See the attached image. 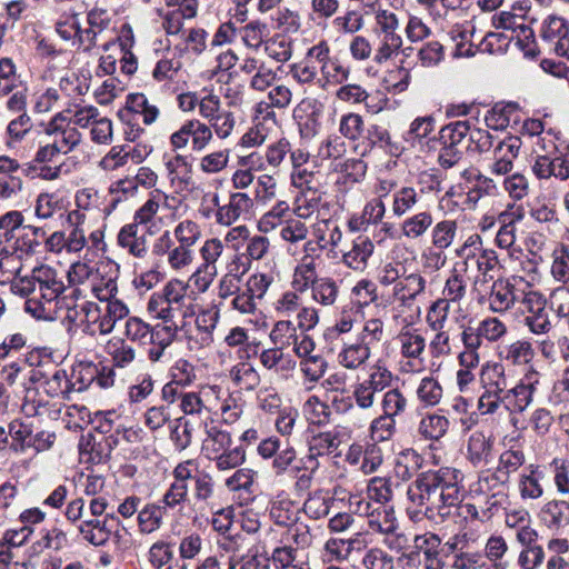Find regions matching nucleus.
Here are the masks:
<instances>
[{
	"label": "nucleus",
	"instance_id": "nucleus-50",
	"mask_svg": "<svg viewBox=\"0 0 569 569\" xmlns=\"http://www.w3.org/2000/svg\"><path fill=\"white\" fill-rule=\"evenodd\" d=\"M173 236L178 244L193 249L201 238V230L194 221L183 220L176 226Z\"/></svg>",
	"mask_w": 569,
	"mask_h": 569
},
{
	"label": "nucleus",
	"instance_id": "nucleus-48",
	"mask_svg": "<svg viewBox=\"0 0 569 569\" xmlns=\"http://www.w3.org/2000/svg\"><path fill=\"white\" fill-rule=\"evenodd\" d=\"M340 445V440L336 432H320L309 441L310 457L323 456L335 451Z\"/></svg>",
	"mask_w": 569,
	"mask_h": 569
},
{
	"label": "nucleus",
	"instance_id": "nucleus-27",
	"mask_svg": "<svg viewBox=\"0 0 569 569\" xmlns=\"http://www.w3.org/2000/svg\"><path fill=\"white\" fill-rule=\"evenodd\" d=\"M292 119L302 139H310L316 134L318 122L310 102L299 103L292 112Z\"/></svg>",
	"mask_w": 569,
	"mask_h": 569
},
{
	"label": "nucleus",
	"instance_id": "nucleus-44",
	"mask_svg": "<svg viewBox=\"0 0 569 569\" xmlns=\"http://www.w3.org/2000/svg\"><path fill=\"white\" fill-rule=\"evenodd\" d=\"M56 31L62 40L72 41V46L79 51L81 23L77 13L60 18L56 23Z\"/></svg>",
	"mask_w": 569,
	"mask_h": 569
},
{
	"label": "nucleus",
	"instance_id": "nucleus-1",
	"mask_svg": "<svg viewBox=\"0 0 569 569\" xmlns=\"http://www.w3.org/2000/svg\"><path fill=\"white\" fill-rule=\"evenodd\" d=\"M461 473L455 468H440L422 472L408 489V498L417 508L411 518L430 520L449 516L451 507L460 503Z\"/></svg>",
	"mask_w": 569,
	"mask_h": 569
},
{
	"label": "nucleus",
	"instance_id": "nucleus-49",
	"mask_svg": "<svg viewBox=\"0 0 569 569\" xmlns=\"http://www.w3.org/2000/svg\"><path fill=\"white\" fill-rule=\"evenodd\" d=\"M467 292V284L458 269H455L452 274L447 279L442 289L441 300H447L448 306L450 303L460 302Z\"/></svg>",
	"mask_w": 569,
	"mask_h": 569
},
{
	"label": "nucleus",
	"instance_id": "nucleus-11",
	"mask_svg": "<svg viewBox=\"0 0 569 569\" xmlns=\"http://www.w3.org/2000/svg\"><path fill=\"white\" fill-rule=\"evenodd\" d=\"M44 132L52 138L51 142L59 148L61 154H68L81 142V133L68 121L64 112L57 113L48 122Z\"/></svg>",
	"mask_w": 569,
	"mask_h": 569
},
{
	"label": "nucleus",
	"instance_id": "nucleus-54",
	"mask_svg": "<svg viewBox=\"0 0 569 569\" xmlns=\"http://www.w3.org/2000/svg\"><path fill=\"white\" fill-rule=\"evenodd\" d=\"M368 498L377 506L386 505L392 498L391 481L386 477H373L367 486Z\"/></svg>",
	"mask_w": 569,
	"mask_h": 569
},
{
	"label": "nucleus",
	"instance_id": "nucleus-28",
	"mask_svg": "<svg viewBox=\"0 0 569 569\" xmlns=\"http://www.w3.org/2000/svg\"><path fill=\"white\" fill-rule=\"evenodd\" d=\"M258 542L253 537L248 533H237L233 537L226 538L224 541L220 542V547L230 553L229 566L234 562H239L246 553L250 552L256 548Z\"/></svg>",
	"mask_w": 569,
	"mask_h": 569
},
{
	"label": "nucleus",
	"instance_id": "nucleus-35",
	"mask_svg": "<svg viewBox=\"0 0 569 569\" xmlns=\"http://www.w3.org/2000/svg\"><path fill=\"white\" fill-rule=\"evenodd\" d=\"M485 387L503 392L508 387V377L500 362H488L480 372Z\"/></svg>",
	"mask_w": 569,
	"mask_h": 569
},
{
	"label": "nucleus",
	"instance_id": "nucleus-41",
	"mask_svg": "<svg viewBox=\"0 0 569 569\" xmlns=\"http://www.w3.org/2000/svg\"><path fill=\"white\" fill-rule=\"evenodd\" d=\"M32 433L33 428L28 421L14 419L9 425V435L12 439L11 447L16 451H24L28 448Z\"/></svg>",
	"mask_w": 569,
	"mask_h": 569
},
{
	"label": "nucleus",
	"instance_id": "nucleus-47",
	"mask_svg": "<svg viewBox=\"0 0 569 569\" xmlns=\"http://www.w3.org/2000/svg\"><path fill=\"white\" fill-rule=\"evenodd\" d=\"M448 34L456 44L453 53L456 57H473L476 54L475 46L470 41L472 30L457 24Z\"/></svg>",
	"mask_w": 569,
	"mask_h": 569
},
{
	"label": "nucleus",
	"instance_id": "nucleus-38",
	"mask_svg": "<svg viewBox=\"0 0 569 569\" xmlns=\"http://www.w3.org/2000/svg\"><path fill=\"white\" fill-rule=\"evenodd\" d=\"M433 222L430 212L422 211L402 222V233L409 239H418L426 233Z\"/></svg>",
	"mask_w": 569,
	"mask_h": 569
},
{
	"label": "nucleus",
	"instance_id": "nucleus-13",
	"mask_svg": "<svg viewBox=\"0 0 569 569\" xmlns=\"http://www.w3.org/2000/svg\"><path fill=\"white\" fill-rule=\"evenodd\" d=\"M519 309L528 313L525 321L532 332L545 333L550 329L551 323L546 310V299L542 295L536 291L526 293L520 301Z\"/></svg>",
	"mask_w": 569,
	"mask_h": 569
},
{
	"label": "nucleus",
	"instance_id": "nucleus-60",
	"mask_svg": "<svg viewBox=\"0 0 569 569\" xmlns=\"http://www.w3.org/2000/svg\"><path fill=\"white\" fill-rule=\"evenodd\" d=\"M418 201L417 191L411 187H402L393 193L392 211L401 217L410 211Z\"/></svg>",
	"mask_w": 569,
	"mask_h": 569
},
{
	"label": "nucleus",
	"instance_id": "nucleus-64",
	"mask_svg": "<svg viewBox=\"0 0 569 569\" xmlns=\"http://www.w3.org/2000/svg\"><path fill=\"white\" fill-rule=\"evenodd\" d=\"M270 560L264 557L257 546L250 552L246 553L244 557L228 567V569H268Z\"/></svg>",
	"mask_w": 569,
	"mask_h": 569
},
{
	"label": "nucleus",
	"instance_id": "nucleus-45",
	"mask_svg": "<svg viewBox=\"0 0 569 569\" xmlns=\"http://www.w3.org/2000/svg\"><path fill=\"white\" fill-rule=\"evenodd\" d=\"M166 513L167 512L160 505H147L138 515V522L141 531L151 533L159 529Z\"/></svg>",
	"mask_w": 569,
	"mask_h": 569
},
{
	"label": "nucleus",
	"instance_id": "nucleus-4",
	"mask_svg": "<svg viewBox=\"0 0 569 569\" xmlns=\"http://www.w3.org/2000/svg\"><path fill=\"white\" fill-rule=\"evenodd\" d=\"M468 121H453L439 131L440 150L438 163L443 169L453 168L462 159L463 150H467Z\"/></svg>",
	"mask_w": 569,
	"mask_h": 569
},
{
	"label": "nucleus",
	"instance_id": "nucleus-46",
	"mask_svg": "<svg viewBox=\"0 0 569 569\" xmlns=\"http://www.w3.org/2000/svg\"><path fill=\"white\" fill-rule=\"evenodd\" d=\"M456 234L457 222L455 220H442L436 223L432 229V244L440 250H445L452 244Z\"/></svg>",
	"mask_w": 569,
	"mask_h": 569
},
{
	"label": "nucleus",
	"instance_id": "nucleus-5",
	"mask_svg": "<svg viewBox=\"0 0 569 569\" xmlns=\"http://www.w3.org/2000/svg\"><path fill=\"white\" fill-rule=\"evenodd\" d=\"M111 13L103 8L94 7L87 12V27L82 28L79 34V51L91 54L94 49L101 47L103 51H108L113 39L106 40L100 44V40L104 39L110 31Z\"/></svg>",
	"mask_w": 569,
	"mask_h": 569
},
{
	"label": "nucleus",
	"instance_id": "nucleus-32",
	"mask_svg": "<svg viewBox=\"0 0 569 569\" xmlns=\"http://www.w3.org/2000/svg\"><path fill=\"white\" fill-rule=\"evenodd\" d=\"M231 448L230 433L211 426L207 429V437L203 440L202 450L208 459L217 457L218 453L224 452Z\"/></svg>",
	"mask_w": 569,
	"mask_h": 569
},
{
	"label": "nucleus",
	"instance_id": "nucleus-59",
	"mask_svg": "<svg viewBox=\"0 0 569 569\" xmlns=\"http://www.w3.org/2000/svg\"><path fill=\"white\" fill-rule=\"evenodd\" d=\"M303 413L310 423L322 425L328 422L330 410L317 396H312L305 402Z\"/></svg>",
	"mask_w": 569,
	"mask_h": 569
},
{
	"label": "nucleus",
	"instance_id": "nucleus-6",
	"mask_svg": "<svg viewBox=\"0 0 569 569\" xmlns=\"http://www.w3.org/2000/svg\"><path fill=\"white\" fill-rule=\"evenodd\" d=\"M297 323L287 319V346H293L296 356H310L315 348L312 339L307 331L318 322V315L315 309L302 308L296 313Z\"/></svg>",
	"mask_w": 569,
	"mask_h": 569
},
{
	"label": "nucleus",
	"instance_id": "nucleus-51",
	"mask_svg": "<svg viewBox=\"0 0 569 569\" xmlns=\"http://www.w3.org/2000/svg\"><path fill=\"white\" fill-rule=\"evenodd\" d=\"M495 137L485 129L471 128L466 139L467 150L478 153H485L493 148Z\"/></svg>",
	"mask_w": 569,
	"mask_h": 569
},
{
	"label": "nucleus",
	"instance_id": "nucleus-34",
	"mask_svg": "<svg viewBox=\"0 0 569 569\" xmlns=\"http://www.w3.org/2000/svg\"><path fill=\"white\" fill-rule=\"evenodd\" d=\"M533 391L532 385L513 387L502 398L505 407L510 411L522 412L532 402Z\"/></svg>",
	"mask_w": 569,
	"mask_h": 569
},
{
	"label": "nucleus",
	"instance_id": "nucleus-62",
	"mask_svg": "<svg viewBox=\"0 0 569 569\" xmlns=\"http://www.w3.org/2000/svg\"><path fill=\"white\" fill-rule=\"evenodd\" d=\"M546 552L541 545L537 543L523 548L518 558V563L522 569H538L545 562Z\"/></svg>",
	"mask_w": 569,
	"mask_h": 569
},
{
	"label": "nucleus",
	"instance_id": "nucleus-56",
	"mask_svg": "<svg viewBox=\"0 0 569 569\" xmlns=\"http://www.w3.org/2000/svg\"><path fill=\"white\" fill-rule=\"evenodd\" d=\"M283 202H278L271 210L266 212L258 222V228L261 232L268 233L281 227L280 234L284 238V207Z\"/></svg>",
	"mask_w": 569,
	"mask_h": 569
},
{
	"label": "nucleus",
	"instance_id": "nucleus-39",
	"mask_svg": "<svg viewBox=\"0 0 569 569\" xmlns=\"http://www.w3.org/2000/svg\"><path fill=\"white\" fill-rule=\"evenodd\" d=\"M525 462L526 455L523 450L520 447H512L501 452L498 460V467L496 469L510 479V475L518 471Z\"/></svg>",
	"mask_w": 569,
	"mask_h": 569
},
{
	"label": "nucleus",
	"instance_id": "nucleus-40",
	"mask_svg": "<svg viewBox=\"0 0 569 569\" xmlns=\"http://www.w3.org/2000/svg\"><path fill=\"white\" fill-rule=\"evenodd\" d=\"M133 42L132 29L129 26H123L122 37L120 38V47L122 57L120 59V68L124 74L131 76L137 71L138 61L136 56L130 51Z\"/></svg>",
	"mask_w": 569,
	"mask_h": 569
},
{
	"label": "nucleus",
	"instance_id": "nucleus-7",
	"mask_svg": "<svg viewBox=\"0 0 569 569\" xmlns=\"http://www.w3.org/2000/svg\"><path fill=\"white\" fill-rule=\"evenodd\" d=\"M212 139L211 127L199 119H190L171 133L169 141L173 151L187 148L190 142L192 151L200 152L209 146Z\"/></svg>",
	"mask_w": 569,
	"mask_h": 569
},
{
	"label": "nucleus",
	"instance_id": "nucleus-61",
	"mask_svg": "<svg viewBox=\"0 0 569 569\" xmlns=\"http://www.w3.org/2000/svg\"><path fill=\"white\" fill-rule=\"evenodd\" d=\"M551 274L556 281L563 284L569 281V250L567 247L561 246L553 251Z\"/></svg>",
	"mask_w": 569,
	"mask_h": 569
},
{
	"label": "nucleus",
	"instance_id": "nucleus-18",
	"mask_svg": "<svg viewBox=\"0 0 569 569\" xmlns=\"http://www.w3.org/2000/svg\"><path fill=\"white\" fill-rule=\"evenodd\" d=\"M532 172L539 179L555 177L559 180H566L569 178V160L558 154H539L532 164Z\"/></svg>",
	"mask_w": 569,
	"mask_h": 569
},
{
	"label": "nucleus",
	"instance_id": "nucleus-37",
	"mask_svg": "<svg viewBox=\"0 0 569 569\" xmlns=\"http://www.w3.org/2000/svg\"><path fill=\"white\" fill-rule=\"evenodd\" d=\"M416 393L423 407H435L442 399L443 390L436 379L427 377L420 381Z\"/></svg>",
	"mask_w": 569,
	"mask_h": 569
},
{
	"label": "nucleus",
	"instance_id": "nucleus-20",
	"mask_svg": "<svg viewBox=\"0 0 569 569\" xmlns=\"http://www.w3.org/2000/svg\"><path fill=\"white\" fill-rule=\"evenodd\" d=\"M287 535H290L297 543L296 548L287 546V569H310L309 555L306 550L310 542L309 533L307 531L298 533V528L287 526Z\"/></svg>",
	"mask_w": 569,
	"mask_h": 569
},
{
	"label": "nucleus",
	"instance_id": "nucleus-31",
	"mask_svg": "<svg viewBox=\"0 0 569 569\" xmlns=\"http://www.w3.org/2000/svg\"><path fill=\"white\" fill-rule=\"evenodd\" d=\"M449 420L445 416L428 413L418 425V433L426 440H440L449 429Z\"/></svg>",
	"mask_w": 569,
	"mask_h": 569
},
{
	"label": "nucleus",
	"instance_id": "nucleus-52",
	"mask_svg": "<svg viewBox=\"0 0 569 569\" xmlns=\"http://www.w3.org/2000/svg\"><path fill=\"white\" fill-rule=\"evenodd\" d=\"M38 248L37 240L21 227L20 233L18 236L14 234V238L10 242H7L4 250L8 253H17L18 257L21 258L23 254L29 256L34 253Z\"/></svg>",
	"mask_w": 569,
	"mask_h": 569
},
{
	"label": "nucleus",
	"instance_id": "nucleus-22",
	"mask_svg": "<svg viewBox=\"0 0 569 569\" xmlns=\"http://www.w3.org/2000/svg\"><path fill=\"white\" fill-rule=\"evenodd\" d=\"M375 244L369 237L360 234L352 241V248L342 256L343 263L356 271H362L372 256Z\"/></svg>",
	"mask_w": 569,
	"mask_h": 569
},
{
	"label": "nucleus",
	"instance_id": "nucleus-29",
	"mask_svg": "<svg viewBox=\"0 0 569 569\" xmlns=\"http://www.w3.org/2000/svg\"><path fill=\"white\" fill-rule=\"evenodd\" d=\"M368 527L383 536L392 533L398 528L393 509L386 505L376 506L369 515Z\"/></svg>",
	"mask_w": 569,
	"mask_h": 569
},
{
	"label": "nucleus",
	"instance_id": "nucleus-57",
	"mask_svg": "<svg viewBox=\"0 0 569 569\" xmlns=\"http://www.w3.org/2000/svg\"><path fill=\"white\" fill-rule=\"evenodd\" d=\"M396 431L395 418L382 415L372 420L370 425V438L373 442H383L392 438Z\"/></svg>",
	"mask_w": 569,
	"mask_h": 569
},
{
	"label": "nucleus",
	"instance_id": "nucleus-15",
	"mask_svg": "<svg viewBox=\"0 0 569 569\" xmlns=\"http://www.w3.org/2000/svg\"><path fill=\"white\" fill-rule=\"evenodd\" d=\"M118 246L128 254L143 259L148 253L147 231L138 223H127L118 232Z\"/></svg>",
	"mask_w": 569,
	"mask_h": 569
},
{
	"label": "nucleus",
	"instance_id": "nucleus-12",
	"mask_svg": "<svg viewBox=\"0 0 569 569\" xmlns=\"http://www.w3.org/2000/svg\"><path fill=\"white\" fill-rule=\"evenodd\" d=\"M210 202L217 207L216 221L221 226H231L241 217L247 216L253 204L252 199L244 192L232 193L229 202L220 206L218 193L208 194Z\"/></svg>",
	"mask_w": 569,
	"mask_h": 569
},
{
	"label": "nucleus",
	"instance_id": "nucleus-25",
	"mask_svg": "<svg viewBox=\"0 0 569 569\" xmlns=\"http://www.w3.org/2000/svg\"><path fill=\"white\" fill-rule=\"evenodd\" d=\"M518 111V104L515 102L496 103L485 117L486 126L496 131L503 130L511 121L517 122Z\"/></svg>",
	"mask_w": 569,
	"mask_h": 569
},
{
	"label": "nucleus",
	"instance_id": "nucleus-33",
	"mask_svg": "<svg viewBox=\"0 0 569 569\" xmlns=\"http://www.w3.org/2000/svg\"><path fill=\"white\" fill-rule=\"evenodd\" d=\"M84 213L79 210H73L68 214V222L72 226V230L66 237V246L68 252H79L87 243L82 223L84 221Z\"/></svg>",
	"mask_w": 569,
	"mask_h": 569
},
{
	"label": "nucleus",
	"instance_id": "nucleus-24",
	"mask_svg": "<svg viewBox=\"0 0 569 569\" xmlns=\"http://www.w3.org/2000/svg\"><path fill=\"white\" fill-rule=\"evenodd\" d=\"M132 358H120L117 363L111 362H100L99 366H91L89 362H80L79 366L83 367V369L88 373V380H97L98 385L102 388H109L114 383V369L123 368L126 363L129 362Z\"/></svg>",
	"mask_w": 569,
	"mask_h": 569
},
{
	"label": "nucleus",
	"instance_id": "nucleus-19",
	"mask_svg": "<svg viewBox=\"0 0 569 569\" xmlns=\"http://www.w3.org/2000/svg\"><path fill=\"white\" fill-rule=\"evenodd\" d=\"M426 279L417 272L405 274L396 283L392 289L393 298L400 302L401 306H410L420 295L426 290Z\"/></svg>",
	"mask_w": 569,
	"mask_h": 569
},
{
	"label": "nucleus",
	"instance_id": "nucleus-10",
	"mask_svg": "<svg viewBox=\"0 0 569 569\" xmlns=\"http://www.w3.org/2000/svg\"><path fill=\"white\" fill-rule=\"evenodd\" d=\"M458 254L463 256V269L467 272L469 269H476L478 276L473 280V284L486 283L493 279L491 273L498 266V256L495 250L491 249H478L471 250L467 246L458 251Z\"/></svg>",
	"mask_w": 569,
	"mask_h": 569
},
{
	"label": "nucleus",
	"instance_id": "nucleus-23",
	"mask_svg": "<svg viewBox=\"0 0 569 569\" xmlns=\"http://www.w3.org/2000/svg\"><path fill=\"white\" fill-rule=\"evenodd\" d=\"M489 309L497 313L509 310L517 301L515 287L508 280H495L489 295Z\"/></svg>",
	"mask_w": 569,
	"mask_h": 569
},
{
	"label": "nucleus",
	"instance_id": "nucleus-21",
	"mask_svg": "<svg viewBox=\"0 0 569 569\" xmlns=\"http://www.w3.org/2000/svg\"><path fill=\"white\" fill-rule=\"evenodd\" d=\"M441 539L438 535L425 533L415 537V547L422 555L421 561L425 569H443L445 562L439 553Z\"/></svg>",
	"mask_w": 569,
	"mask_h": 569
},
{
	"label": "nucleus",
	"instance_id": "nucleus-36",
	"mask_svg": "<svg viewBox=\"0 0 569 569\" xmlns=\"http://www.w3.org/2000/svg\"><path fill=\"white\" fill-rule=\"evenodd\" d=\"M422 457L413 449L401 452L397 459L396 473L399 478L408 480L422 467Z\"/></svg>",
	"mask_w": 569,
	"mask_h": 569
},
{
	"label": "nucleus",
	"instance_id": "nucleus-8",
	"mask_svg": "<svg viewBox=\"0 0 569 569\" xmlns=\"http://www.w3.org/2000/svg\"><path fill=\"white\" fill-rule=\"evenodd\" d=\"M540 38L550 52L569 59V22L560 16L550 14L541 23Z\"/></svg>",
	"mask_w": 569,
	"mask_h": 569
},
{
	"label": "nucleus",
	"instance_id": "nucleus-55",
	"mask_svg": "<svg viewBox=\"0 0 569 569\" xmlns=\"http://www.w3.org/2000/svg\"><path fill=\"white\" fill-rule=\"evenodd\" d=\"M214 496L213 481L209 473L202 472L193 480L192 498L194 505H209Z\"/></svg>",
	"mask_w": 569,
	"mask_h": 569
},
{
	"label": "nucleus",
	"instance_id": "nucleus-53",
	"mask_svg": "<svg viewBox=\"0 0 569 569\" xmlns=\"http://www.w3.org/2000/svg\"><path fill=\"white\" fill-rule=\"evenodd\" d=\"M17 496L16 485L6 481L0 486V529L7 525V520L13 511Z\"/></svg>",
	"mask_w": 569,
	"mask_h": 569
},
{
	"label": "nucleus",
	"instance_id": "nucleus-14",
	"mask_svg": "<svg viewBox=\"0 0 569 569\" xmlns=\"http://www.w3.org/2000/svg\"><path fill=\"white\" fill-rule=\"evenodd\" d=\"M539 523L551 532L562 531L569 526V501L550 499L546 501L537 513Z\"/></svg>",
	"mask_w": 569,
	"mask_h": 569
},
{
	"label": "nucleus",
	"instance_id": "nucleus-30",
	"mask_svg": "<svg viewBox=\"0 0 569 569\" xmlns=\"http://www.w3.org/2000/svg\"><path fill=\"white\" fill-rule=\"evenodd\" d=\"M492 443L481 431L473 432L468 440L467 457L475 466H480L489 460L491 456Z\"/></svg>",
	"mask_w": 569,
	"mask_h": 569
},
{
	"label": "nucleus",
	"instance_id": "nucleus-58",
	"mask_svg": "<svg viewBox=\"0 0 569 569\" xmlns=\"http://www.w3.org/2000/svg\"><path fill=\"white\" fill-rule=\"evenodd\" d=\"M233 380L244 389H253L259 383V373L248 361H241L231 370Z\"/></svg>",
	"mask_w": 569,
	"mask_h": 569
},
{
	"label": "nucleus",
	"instance_id": "nucleus-26",
	"mask_svg": "<svg viewBox=\"0 0 569 569\" xmlns=\"http://www.w3.org/2000/svg\"><path fill=\"white\" fill-rule=\"evenodd\" d=\"M549 557L546 569H569V539L551 537L546 543Z\"/></svg>",
	"mask_w": 569,
	"mask_h": 569
},
{
	"label": "nucleus",
	"instance_id": "nucleus-42",
	"mask_svg": "<svg viewBox=\"0 0 569 569\" xmlns=\"http://www.w3.org/2000/svg\"><path fill=\"white\" fill-rule=\"evenodd\" d=\"M378 38L379 47L373 59L377 63H383L399 52L402 38L399 33H378Z\"/></svg>",
	"mask_w": 569,
	"mask_h": 569
},
{
	"label": "nucleus",
	"instance_id": "nucleus-43",
	"mask_svg": "<svg viewBox=\"0 0 569 569\" xmlns=\"http://www.w3.org/2000/svg\"><path fill=\"white\" fill-rule=\"evenodd\" d=\"M129 313L128 307L120 300L106 302L104 315L100 320V330L103 333L112 331L117 321L126 318Z\"/></svg>",
	"mask_w": 569,
	"mask_h": 569
},
{
	"label": "nucleus",
	"instance_id": "nucleus-9",
	"mask_svg": "<svg viewBox=\"0 0 569 569\" xmlns=\"http://www.w3.org/2000/svg\"><path fill=\"white\" fill-rule=\"evenodd\" d=\"M509 479L497 469H487L479 475L475 492L487 497L488 510L501 507L508 500Z\"/></svg>",
	"mask_w": 569,
	"mask_h": 569
},
{
	"label": "nucleus",
	"instance_id": "nucleus-2",
	"mask_svg": "<svg viewBox=\"0 0 569 569\" xmlns=\"http://www.w3.org/2000/svg\"><path fill=\"white\" fill-rule=\"evenodd\" d=\"M12 293L27 298L26 312L36 319L49 318L48 305L53 302L66 289L58 272L50 266L34 267L31 273L16 277L10 284Z\"/></svg>",
	"mask_w": 569,
	"mask_h": 569
},
{
	"label": "nucleus",
	"instance_id": "nucleus-17",
	"mask_svg": "<svg viewBox=\"0 0 569 569\" xmlns=\"http://www.w3.org/2000/svg\"><path fill=\"white\" fill-rule=\"evenodd\" d=\"M131 113L141 114L143 123L150 126L154 123L159 117V109L151 104L146 94L137 92L127 97L126 108L118 112L119 118L127 122H131Z\"/></svg>",
	"mask_w": 569,
	"mask_h": 569
},
{
	"label": "nucleus",
	"instance_id": "nucleus-63",
	"mask_svg": "<svg viewBox=\"0 0 569 569\" xmlns=\"http://www.w3.org/2000/svg\"><path fill=\"white\" fill-rule=\"evenodd\" d=\"M367 569H395L393 557L379 548H371L362 559Z\"/></svg>",
	"mask_w": 569,
	"mask_h": 569
},
{
	"label": "nucleus",
	"instance_id": "nucleus-16",
	"mask_svg": "<svg viewBox=\"0 0 569 569\" xmlns=\"http://www.w3.org/2000/svg\"><path fill=\"white\" fill-rule=\"evenodd\" d=\"M543 471L538 465L527 466L518 476L517 489L522 501L539 500L545 495Z\"/></svg>",
	"mask_w": 569,
	"mask_h": 569
},
{
	"label": "nucleus",
	"instance_id": "nucleus-3",
	"mask_svg": "<svg viewBox=\"0 0 569 569\" xmlns=\"http://www.w3.org/2000/svg\"><path fill=\"white\" fill-rule=\"evenodd\" d=\"M309 213L297 212L295 217L287 218V252L290 253L298 264L291 281L293 293L287 292V317H291L290 305L295 303L297 292H303L310 283H315L316 270L313 256L317 246L311 241H306L308 229L300 220L301 217Z\"/></svg>",
	"mask_w": 569,
	"mask_h": 569
}]
</instances>
